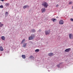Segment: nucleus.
Returning a JSON list of instances; mask_svg holds the SVG:
<instances>
[{
  "instance_id": "obj_10",
  "label": "nucleus",
  "mask_w": 73,
  "mask_h": 73,
  "mask_svg": "<svg viewBox=\"0 0 73 73\" xmlns=\"http://www.w3.org/2000/svg\"><path fill=\"white\" fill-rule=\"evenodd\" d=\"M1 38L3 40H4L5 39V37L4 36L1 37Z\"/></svg>"
},
{
  "instance_id": "obj_12",
  "label": "nucleus",
  "mask_w": 73,
  "mask_h": 73,
  "mask_svg": "<svg viewBox=\"0 0 73 73\" xmlns=\"http://www.w3.org/2000/svg\"><path fill=\"white\" fill-rule=\"evenodd\" d=\"M22 57L23 58H24V59H25V58L26 57H25V55H22Z\"/></svg>"
},
{
  "instance_id": "obj_2",
  "label": "nucleus",
  "mask_w": 73,
  "mask_h": 73,
  "mask_svg": "<svg viewBox=\"0 0 73 73\" xmlns=\"http://www.w3.org/2000/svg\"><path fill=\"white\" fill-rule=\"evenodd\" d=\"M35 37V35L34 34H32L31 35V36H29V40H33V38Z\"/></svg>"
},
{
  "instance_id": "obj_6",
  "label": "nucleus",
  "mask_w": 73,
  "mask_h": 73,
  "mask_svg": "<svg viewBox=\"0 0 73 73\" xmlns=\"http://www.w3.org/2000/svg\"><path fill=\"white\" fill-rule=\"evenodd\" d=\"M45 8H43L41 9V11L42 13H43V12H45Z\"/></svg>"
},
{
  "instance_id": "obj_8",
  "label": "nucleus",
  "mask_w": 73,
  "mask_h": 73,
  "mask_svg": "<svg viewBox=\"0 0 73 73\" xmlns=\"http://www.w3.org/2000/svg\"><path fill=\"white\" fill-rule=\"evenodd\" d=\"M0 51H3L4 50V49L2 46H0Z\"/></svg>"
},
{
  "instance_id": "obj_21",
  "label": "nucleus",
  "mask_w": 73,
  "mask_h": 73,
  "mask_svg": "<svg viewBox=\"0 0 73 73\" xmlns=\"http://www.w3.org/2000/svg\"><path fill=\"white\" fill-rule=\"evenodd\" d=\"M32 32H35V29H33L32 30Z\"/></svg>"
},
{
  "instance_id": "obj_24",
  "label": "nucleus",
  "mask_w": 73,
  "mask_h": 73,
  "mask_svg": "<svg viewBox=\"0 0 73 73\" xmlns=\"http://www.w3.org/2000/svg\"><path fill=\"white\" fill-rule=\"evenodd\" d=\"M57 67H58V68H60V64L57 65Z\"/></svg>"
},
{
  "instance_id": "obj_23",
  "label": "nucleus",
  "mask_w": 73,
  "mask_h": 73,
  "mask_svg": "<svg viewBox=\"0 0 73 73\" xmlns=\"http://www.w3.org/2000/svg\"><path fill=\"white\" fill-rule=\"evenodd\" d=\"M72 4V2H70L69 3V4Z\"/></svg>"
},
{
  "instance_id": "obj_7",
  "label": "nucleus",
  "mask_w": 73,
  "mask_h": 73,
  "mask_svg": "<svg viewBox=\"0 0 73 73\" xmlns=\"http://www.w3.org/2000/svg\"><path fill=\"white\" fill-rule=\"evenodd\" d=\"M69 37L70 39H72L73 38V36H72V35L71 34H69Z\"/></svg>"
},
{
  "instance_id": "obj_4",
  "label": "nucleus",
  "mask_w": 73,
  "mask_h": 73,
  "mask_svg": "<svg viewBox=\"0 0 73 73\" xmlns=\"http://www.w3.org/2000/svg\"><path fill=\"white\" fill-rule=\"evenodd\" d=\"M70 50V48H69L66 49L64 51L66 52H69Z\"/></svg>"
},
{
  "instance_id": "obj_19",
  "label": "nucleus",
  "mask_w": 73,
  "mask_h": 73,
  "mask_svg": "<svg viewBox=\"0 0 73 73\" xmlns=\"http://www.w3.org/2000/svg\"><path fill=\"white\" fill-rule=\"evenodd\" d=\"M24 41H25V39H23V40L22 41V43L21 44H23V42H24Z\"/></svg>"
},
{
  "instance_id": "obj_26",
  "label": "nucleus",
  "mask_w": 73,
  "mask_h": 73,
  "mask_svg": "<svg viewBox=\"0 0 73 73\" xmlns=\"http://www.w3.org/2000/svg\"><path fill=\"white\" fill-rule=\"evenodd\" d=\"M56 7H58V5H57L56 6Z\"/></svg>"
},
{
  "instance_id": "obj_3",
  "label": "nucleus",
  "mask_w": 73,
  "mask_h": 73,
  "mask_svg": "<svg viewBox=\"0 0 73 73\" xmlns=\"http://www.w3.org/2000/svg\"><path fill=\"white\" fill-rule=\"evenodd\" d=\"M50 30L48 31L46 30L45 31V35H48L50 33Z\"/></svg>"
},
{
  "instance_id": "obj_11",
  "label": "nucleus",
  "mask_w": 73,
  "mask_h": 73,
  "mask_svg": "<svg viewBox=\"0 0 73 73\" xmlns=\"http://www.w3.org/2000/svg\"><path fill=\"white\" fill-rule=\"evenodd\" d=\"M27 43H24L23 44V47H26V46H27Z\"/></svg>"
},
{
  "instance_id": "obj_9",
  "label": "nucleus",
  "mask_w": 73,
  "mask_h": 73,
  "mask_svg": "<svg viewBox=\"0 0 73 73\" xmlns=\"http://www.w3.org/2000/svg\"><path fill=\"white\" fill-rule=\"evenodd\" d=\"M53 55V54L52 53H49L48 54V56H52Z\"/></svg>"
},
{
  "instance_id": "obj_27",
  "label": "nucleus",
  "mask_w": 73,
  "mask_h": 73,
  "mask_svg": "<svg viewBox=\"0 0 73 73\" xmlns=\"http://www.w3.org/2000/svg\"><path fill=\"white\" fill-rule=\"evenodd\" d=\"M1 0V1H4V0Z\"/></svg>"
},
{
  "instance_id": "obj_18",
  "label": "nucleus",
  "mask_w": 73,
  "mask_h": 73,
  "mask_svg": "<svg viewBox=\"0 0 73 73\" xmlns=\"http://www.w3.org/2000/svg\"><path fill=\"white\" fill-rule=\"evenodd\" d=\"M5 5L7 7V6H8L9 5V3H6Z\"/></svg>"
},
{
  "instance_id": "obj_5",
  "label": "nucleus",
  "mask_w": 73,
  "mask_h": 73,
  "mask_svg": "<svg viewBox=\"0 0 73 73\" xmlns=\"http://www.w3.org/2000/svg\"><path fill=\"white\" fill-rule=\"evenodd\" d=\"M64 24V21L62 20H61L60 21L59 24L60 25H62Z\"/></svg>"
},
{
  "instance_id": "obj_20",
  "label": "nucleus",
  "mask_w": 73,
  "mask_h": 73,
  "mask_svg": "<svg viewBox=\"0 0 73 73\" xmlns=\"http://www.w3.org/2000/svg\"><path fill=\"white\" fill-rule=\"evenodd\" d=\"M3 8V5L0 6V8Z\"/></svg>"
},
{
  "instance_id": "obj_16",
  "label": "nucleus",
  "mask_w": 73,
  "mask_h": 73,
  "mask_svg": "<svg viewBox=\"0 0 73 73\" xmlns=\"http://www.w3.org/2000/svg\"><path fill=\"white\" fill-rule=\"evenodd\" d=\"M39 49H36V50H35V52H38L39 51Z\"/></svg>"
},
{
  "instance_id": "obj_14",
  "label": "nucleus",
  "mask_w": 73,
  "mask_h": 73,
  "mask_svg": "<svg viewBox=\"0 0 73 73\" xmlns=\"http://www.w3.org/2000/svg\"><path fill=\"white\" fill-rule=\"evenodd\" d=\"M3 26V24H1V23L0 22V28L2 27Z\"/></svg>"
},
{
  "instance_id": "obj_25",
  "label": "nucleus",
  "mask_w": 73,
  "mask_h": 73,
  "mask_svg": "<svg viewBox=\"0 0 73 73\" xmlns=\"http://www.w3.org/2000/svg\"><path fill=\"white\" fill-rule=\"evenodd\" d=\"M8 12H6L5 13V15H8Z\"/></svg>"
},
{
  "instance_id": "obj_1",
  "label": "nucleus",
  "mask_w": 73,
  "mask_h": 73,
  "mask_svg": "<svg viewBox=\"0 0 73 73\" xmlns=\"http://www.w3.org/2000/svg\"><path fill=\"white\" fill-rule=\"evenodd\" d=\"M42 4L44 6V8H47L48 6V3L46 2H43Z\"/></svg>"
},
{
  "instance_id": "obj_15",
  "label": "nucleus",
  "mask_w": 73,
  "mask_h": 73,
  "mask_svg": "<svg viewBox=\"0 0 73 73\" xmlns=\"http://www.w3.org/2000/svg\"><path fill=\"white\" fill-rule=\"evenodd\" d=\"M52 21H53V22H54V21H55H55H56L57 20L53 18V19H52Z\"/></svg>"
},
{
  "instance_id": "obj_28",
  "label": "nucleus",
  "mask_w": 73,
  "mask_h": 73,
  "mask_svg": "<svg viewBox=\"0 0 73 73\" xmlns=\"http://www.w3.org/2000/svg\"><path fill=\"white\" fill-rule=\"evenodd\" d=\"M72 9H73V6L72 7Z\"/></svg>"
},
{
  "instance_id": "obj_13",
  "label": "nucleus",
  "mask_w": 73,
  "mask_h": 73,
  "mask_svg": "<svg viewBox=\"0 0 73 73\" xmlns=\"http://www.w3.org/2000/svg\"><path fill=\"white\" fill-rule=\"evenodd\" d=\"M30 58H31V59H33V58H34V57L32 55H31L30 57H29Z\"/></svg>"
},
{
  "instance_id": "obj_17",
  "label": "nucleus",
  "mask_w": 73,
  "mask_h": 73,
  "mask_svg": "<svg viewBox=\"0 0 73 73\" xmlns=\"http://www.w3.org/2000/svg\"><path fill=\"white\" fill-rule=\"evenodd\" d=\"M28 7V6H25L23 7V8L24 9H25V8H27V7Z\"/></svg>"
},
{
  "instance_id": "obj_22",
  "label": "nucleus",
  "mask_w": 73,
  "mask_h": 73,
  "mask_svg": "<svg viewBox=\"0 0 73 73\" xmlns=\"http://www.w3.org/2000/svg\"><path fill=\"white\" fill-rule=\"evenodd\" d=\"M70 20L71 21H73V18H71L70 19Z\"/></svg>"
}]
</instances>
